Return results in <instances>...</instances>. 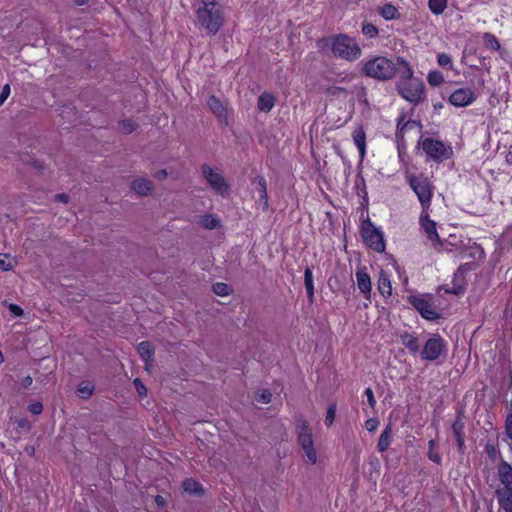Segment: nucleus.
<instances>
[{
	"mask_svg": "<svg viewBox=\"0 0 512 512\" xmlns=\"http://www.w3.org/2000/svg\"><path fill=\"white\" fill-rule=\"evenodd\" d=\"M196 18L207 33L215 35L224 22L223 8L219 0H201L196 8Z\"/></svg>",
	"mask_w": 512,
	"mask_h": 512,
	"instance_id": "f257e3e1",
	"label": "nucleus"
},
{
	"mask_svg": "<svg viewBox=\"0 0 512 512\" xmlns=\"http://www.w3.org/2000/svg\"><path fill=\"white\" fill-rule=\"evenodd\" d=\"M362 71L370 78L386 81L392 79L397 71L396 63L384 56H375L363 60Z\"/></svg>",
	"mask_w": 512,
	"mask_h": 512,
	"instance_id": "f03ea898",
	"label": "nucleus"
},
{
	"mask_svg": "<svg viewBox=\"0 0 512 512\" xmlns=\"http://www.w3.org/2000/svg\"><path fill=\"white\" fill-rule=\"evenodd\" d=\"M406 180L416 194L422 210H430L435 189L431 180L424 174H407Z\"/></svg>",
	"mask_w": 512,
	"mask_h": 512,
	"instance_id": "7ed1b4c3",
	"label": "nucleus"
},
{
	"mask_svg": "<svg viewBox=\"0 0 512 512\" xmlns=\"http://www.w3.org/2000/svg\"><path fill=\"white\" fill-rule=\"evenodd\" d=\"M331 49L335 57L355 61L361 56V48L354 38L340 34L331 39Z\"/></svg>",
	"mask_w": 512,
	"mask_h": 512,
	"instance_id": "20e7f679",
	"label": "nucleus"
},
{
	"mask_svg": "<svg viewBox=\"0 0 512 512\" xmlns=\"http://www.w3.org/2000/svg\"><path fill=\"white\" fill-rule=\"evenodd\" d=\"M408 302L427 320H436L439 314L432 304L430 295L412 294L408 297Z\"/></svg>",
	"mask_w": 512,
	"mask_h": 512,
	"instance_id": "39448f33",
	"label": "nucleus"
},
{
	"mask_svg": "<svg viewBox=\"0 0 512 512\" xmlns=\"http://www.w3.org/2000/svg\"><path fill=\"white\" fill-rule=\"evenodd\" d=\"M361 235L364 242L370 249L376 252H383L385 250V242L382 232L370 221H366L362 224Z\"/></svg>",
	"mask_w": 512,
	"mask_h": 512,
	"instance_id": "423d86ee",
	"label": "nucleus"
},
{
	"mask_svg": "<svg viewBox=\"0 0 512 512\" xmlns=\"http://www.w3.org/2000/svg\"><path fill=\"white\" fill-rule=\"evenodd\" d=\"M400 95L407 101L417 104L425 99L424 83L420 79H414L398 85Z\"/></svg>",
	"mask_w": 512,
	"mask_h": 512,
	"instance_id": "0eeeda50",
	"label": "nucleus"
},
{
	"mask_svg": "<svg viewBox=\"0 0 512 512\" xmlns=\"http://www.w3.org/2000/svg\"><path fill=\"white\" fill-rule=\"evenodd\" d=\"M202 174L206 182L216 193L223 196L228 194L229 185L219 170L205 164L202 166Z\"/></svg>",
	"mask_w": 512,
	"mask_h": 512,
	"instance_id": "6e6552de",
	"label": "nucleus"
},
{
	"mask_svg": "<svg viewBox=\"0 0 512 512\" xmlns=\"http://www.w3.org/2000/svg\"><path fill=\"white\" fill-rule=\"evenodd\" d=\"M446 352L447 342L439 335H434L424 344L421 357L427 361H434Z\"/></svg>",
	"mask_w": 512,
	"mask_h": 512,
	"instance_id": "1a4fd4ad",
	"label": "nucleus"
},
{
	"mask_svg": "<svg viewBox=\"0 0 512 512\" xmlns=\"http://www.w3.org/2000/svg\"><path fill=\"white\" fill-rule=\"evenodd\" d=\"M422 149L428 157L438 162L448 159L452 154V149L449 146L432 138H426L422 141Z\"/></svg>",
	"mask_w": 512,
	"mask_h": 512,
	"instance_id": "9d476101",
	"label": "nucleus"
},
{
	"mask_svg": "<svg viewBox=\"0 0 512 512\" xmlns=\"http://www.w3.org/2000/svg\"><path fill=\"white\" fill-rule=\"evenodd\" d=\"M429 211L430 210L421 211L419 223L428 240L435 246L440 243V238L437 232V224L435 221L430 219Z\"/></svg>",
	"mask_w": 512,
	"mask_h": 512,
	"instance_id": "9b49d317",
	"label": "nucleus"
},
{
	"mask_svg": "<svg viewBox=\"0 0 512 512\" xmlns=\"http://www.w3.org/2000/svg\"><path fill=\"white\" fill-rule=\"evenodd\" d=\"M296 429L298 432V443L302 449L315 445L312 430L306 420H297Z\"/></svg>",
	"mask_w": 512,
	"mask_h": 512,
	"instance_id": "f8f14e48",
	"label": "nucleus"
},
{
	"mask_svg": "<svg viewBox=\"0 0 512 512\" xmlns=\"http://www.w3.org/2000/svg\"><path fill=\"white\" fill-rule=\"evenodd\" d=\"M475 100L474 92L470 88L455 90L449 97V102L455 107H465Z\"/></svg>",
	"mask_w": 512,
	"mask_h": 512,
	"instance_id": "ddd939ff",
	"label": "nucleus"
},
{
	"mask_svg": "<svg viewBox=\"0 0 512 512\" xmlns=\"http://www.w3.org/2000/svg\"><path fill=\"white\" fill-rule=\"evenodd\" d=\"M498 478L501 486L500 490H512V466L507 462H502L497 469Z\"/></svg>",
	"mask_w": 512,
	"mask_h": 512,
	"instance_id": "4468645a",
	"label": "nucleus"
},
{
	"mask_svg": "<svg viewBox=\"0 0 512 512\" xmlns=\"http://www.w3.org/2000/svg\"><path fill=\"white\" fill-rule=\"evenodd\" d=\"M355 275H356V281H357V286H358L359 290L364 294V296L367 299H369L372 286H371L370 276L366 272V268L365 267L357 268Z\"/></svg>",
	"mask_w": 512,
	"mask_h": 512,
	"instance_id": "2eb2a0df",
	"label": "nucleus"
},
{
	"mask_svg": "<svg viewBox=\"0 0 512 512\" xmlns=\"http://www.w3.org/2000/svg\"><path fill=\"white\" fill-rule=\"evenodd\" d=\"M352 138L358 148L360 158L363 160L366 155V134L363 127H356L352 133Z\"/></svg>",
	"mask_w": 512,
	"mask_h": 512,
	"instance_id": "dca6fc26",
	"label": "nucleus"
},
{
	"mask_svg": "<svg viewBox=\"0 0 512 512\" xmlns=\"http://www.w3.org/2000/svg\"><path fill=\"white\" fill-rule=\"evenodd\" d=\"M500 508L505 512H512V490H496Z\"/></svg>",
	"mask_w": 512,
	"mask_h": 512,
	"instance_id": "f3484780",
	"label": "nucleus"
},
{
	"mask_svg": "<svg viewBox=\"0 0 512 512\" xmlns=\"http://www.w3.org/2000/svg\"><path fill=\"white\" fill-rule=\"evenodd\" d=\"M378 290L384 297H389L392 294V285L390 276L385 272L381 271L378 278Z\"/></svg>",
	"mask_w": 512,
	"mask_h": 512,
	"instance_id": "a211bd4d",
	"label": "nucleus"
},
{
	"mask_svg": "<svg viewBox=\"0 0 512 512\" xmlns=\"http://www.w3.org/2000/svg\"><path fill=\"white\" fill-rule=\"evenodd\" d=\"M208 106L212 113L216 115L220 119H225L227 117L226 107L222 104V102L215 96H211L208 99Z\"/></svg>",
	"mask_w": 512,
	"mask_h": 512,
	"instance_id": "6ab92c4d",
	"label": "nucleus"
},
{
	"mask_svg": "<svg viewBox=\"0 0 512 512\" xmlns=\"http://www.w3.org/2000/svg\"><path fill=\"white\" fill-rule=\"evenodd\" d=\"M258 109L262 112H269L275 105V97L268 92L262 93L258 98Z\"/></svg>",
	"mask_w": 512,
	"mask_h": 512,
	"instance_id": "aec40b11",
	"label": "nucleus"
},
{
	"mask_svg": "<svg viewBox=\"0 0 512 512\" xmlns=\"http://www.w3.org/2000/svg\"><path fill=\"white\" fill-rule=\"evenodd\" d=\"M151 181L145 178H137L132 183V189L139 195H147L152 191Z\"/></svg>",
	"mask_w": 512,
	"mask_h": 512,
	"instance_id": "412c9836",
	"label": "nucleus"
},
{
	"mask_svg": "<svg viewBox=\"0 0 512 512\" xmlns=\"http://www.w3.org/2000/svg\"><path fill=\"white\" fill-rule=\"evenodd\" d=\"M392 442V428L390 425L386 426V428L381 433L377 448L380 452H384L387 450V448L390 446Z\"/></svg>",
	"mask_w": 512,
	"mask_h": 512,
	"instance_id": "4be33fe9",
	"label": "nucleus"
},
{
	"mask_svg": "<svg viewBox=\"0 0 512 512\" xmlns=\"http://www.w3.org/2000/svg\"><path fill=\"white\" fill-rule=\"evenodd\" d=\"M378 12L385 20H394L400 18L399 10L392 4H384L383 6L379 7Z\"/></svg>",
	"mask_w": 512,
	"mask_h": 512,
	"instance_id": "5701e85b",
	"label": "nucleus"
},
{
	"mask_svg": "<svg viewBox=\"0 0 512 512\" xmlns=\"http://www.w3.org/2000/svg\"><path fill=\"white\" fill-rule=\"evenodd\" d=\"M401 342L409 350L410 353L415 354L419 351L420 344L418 342V339L412 334H403L401 336Z\"/></svg>",
	"mask_w": 512,
	"mask_h": 512,
	"instance_id": "b1692460",
	"label": "nucleus"
},
{
	"mask_svg": "<svg viewBox=\"0 0 512 512\" xmlns=\"http://www.w3.org/2000/svg\"><path fill=\"white\" fill-rule=\"evenodd\" d=\"M304 283L307 291V295L310 301H312L314 297V285H313V274L310 268L305 269L304 273Z\"/></svg>",
	"mask_w": 512,
	"mask_h": 512,
	"instance_id": "393cba45",
	"label": "nucleus"
},
{
	"mask_svg": "<svg viewBox=\"0 0 512 512\" xmlns=\"http://www.w3.org/2000/svg\"><path fill=\"white\" fill-rule=\"evenodd\" d=\"M200 225L207 229H215L219 227L220 221L215 215L208 214L201 217Z\"/></svg>",
	"mask_w": 512,
	"mask_h": 512,
	"instance_id": "a878e982",
	"label": "nucleus"
},
{
	"mask_svg": "<svg viewBox=\"0 0 512 512\" xmlns=\"http://www.w3.org/2000/svg\"><path fill=\"white\" fill-rule=\"evenodd\" d=\"M138 352L146 363L152 360L153 347L149 342H141L138 345Z\"/></svg>",
	"mask_w": 512,
	"mask_h": 512,
	"instance_id": "bb28decb",
	"label": "nucleus"
},
{
	"mask_svg": "<svg viewBox=\"0 0 512 512\" xmlns=\"http://www.w3.org/2000/svg\"><path fill=\"white\" fill-rule=\"evenodd\" d=\"M182 487L186 493L193 495H197L202 491L201 485L193 479H186Z\"/></svg>",
	"mask_w": 512,
	"mask_h": 512,
	"instance_id": "cd10ccee",
	"label": "nucleus"
},
{
	"mask_svg": "<svg viewBox=\"0 0 512 512\" xmlns=\"http://www.w3.org/2000/svg\"><path fill=\"white\" fill-rule=\"evenodd\" d=\"M398 62L400 64L399 73H400L401 79L407 80V81L414 80V78H413L414 72H413L412 68L410 67V65L404 60H399Z\"/></svg>",
	"mask_w": 512,
	"mask_h": 512,
	"instance_id": "c85d7f7f",
	"label": "nucleus"
},
{
	"mask_svg": "<svg viewBox=\"0 0 512 512\" xmlns=\"http://www.w3.org/2000/svg\"><path fill=\"white\" fill-rule=\"evenodd\" d=\"M427 82L431 86H440L444 82L443 74L438 70H432L427 75Z\"/></svg>",
	"mask_w": 512,
	"mask_h": 512,
	"instance_id": "c756f323",
	"label": "nucleus"
},
{
	"mask_svg": "<svg viewBox=\"0 0 512 512\" xmlns=\"http://www.w3.org/2000/svg\"><path fill=\"white\" fill-rule=\"evenodd\" d=\"M428 6L432 13L439 15L446 9L447 0H429Z\"/></svg>",
	"mask_w": 512,
	"mask_h": 512,
	"instance_id": "7c9ffc66",
	"label": "nucleus"
},
{
	"mask_svg": "<svg viewBox=\"0 0 512 512\" xmlns=\"http://www.w3.org/2000/svg\"><path fill=\"white\" fill-rule=\"evenodd\" d=\"M94 390V385L91 382L85 381L81 382L77 388V392L80 397L88 398L92 395Z\"/></svg>",
	"mask_w": 512,
	"mask_h": 512,
	"instance_id": "2f4dec72",
	"label": "nucleus"
},
{
	"mask_svg": "<svg viewBox=\"0 0 512 512\" xmlns=\"http://www.w3.org/2000/svg\"><path fill=\"white\" fill-rule=\"evenodd\" d=\"M16 264V261L7 254H0V270H11Z\"/></svg>",
	"mask_w": 512,
	"mask_h": 512,
	"instance_id": "473e14b6",
	"label": "nucleus"
},
{
	"mask_svg": "<svg viewBox=\"0 0 512 512\" xmlns=\"http://www.w3.org/2000/svg\"><path fill=\"white\" fill-rule=\"evenodd\" d=\"M302 451L308 464L315 465L318 462V454L315 445L310 448L302 449Z\"/></svg>",
	"mask_w": 512,
	"mask_h": 512,
	"instance_id": "72a5a7b5",
	"label": "nucleus"
},
{
	"mask_svg": "<svg viewBox=\"0 0 512 512\" xmlns=\"http://www.w3.org/2000/svg\"><path fill=\"white\" fill-rule=\"evenodd\" d=\"M484 43L487 48L497 51L500 48V44L496 37L490 33L484 35Z\"/></svg>",
	"mask_w": 512,
	"mask_h": 512,
	"instance_id": "f704fd0d",
	"label": "nucleus"
},
{
	"mask_svg": "<svg viewBox=\"0 0 512 512\" xmlns=\"http://www.w3.org/2000/svg\"><path fill=\"white\" fill-rule=\"evenodd\" d=\"M435 446H436V442L435 440H430L429 443H428V448H429V451H428V458L437 463V464H440L441 462V457L440 455L436 452L435 450Z\"/></svg>",
	"mask_w": 512,
	"mask_h": 512,
	"instance_id": "c9c22d12",
	"label": "nucleus"
},
{
	"mask_svg": "<svg viewBox=\"0 0 512 512\" xmlns=\"http://www.w3.org/2000/svg\"><path fill=\"white\" fill-rule=\"evenodd\" d=\"M437 62L441 67H444L447 69H452V67H453L452 58L450 55H448L446 53L438 54Z\"/></svg>",
	"mask_w": 512,
	"mask_h": 512,
	"instance_id": "e433bc0d",
	"label": "nucleus"
},
{
	"mask_svg": "<svg viewBox=\"0 0 512 512\" xmlns=\"http://www.w3.org/2000/svg\"><path fill=\"white\" fill-rule=\"evenodd\" d=\"M335 416H336V405L335 404H331V405H329V407L327 409L325 420H324L325 424L328 427L333 425L334 420H335Z\"/></svg>",
	"mask_w": 512,
	"mask_h": 512,
	"instance_id": "4c0bfd02",
	"label": "nucleus"
},
{
	"mask_svg": "<svg viewBox=\"0 0 512 512\" xmlns=\"http://www.w3.org/2000/svg\"><path fill=\"white\" fill-rule=\"evenodd\" d=\"M136 128V124L131 120H123L119 123V130L123 133L129 134Z\"/></svg>",
	"mask_w": 512,
	"mask_h": 512,
	"instance_id": "58836bf2",
	"label": "nucleus"
},
{
	"mask_svg": "<svg viewBox=\"0 0 512 512\" xmlns=\"http://www.w3.org/2000/svg\"><path fill=\"white\" fill-rule=\"evenodd\" d=\"M272 394L269 390H262L255 395V401L262 404H267L271 401Z\"/></svg>",
	"mask_w": 512,
	"mask_h": 512,
	"instance_id": "ea45409f",
	"label": "nucleus"
},
{
	"mask_svg": "<svg viewBox=\"0 0 512 512\" xmlns=\"http://www.w3.org/2000/svg\"><path fill=\"white\" fill-rule=\"evenodd\" d=\"M213 291L219 296H226L229 294L230 288L227 284L218 282L213 285Z\"/></svg>",
	"mask_w": 512,
	"mask_h": 512,
	"instance_id": "a19ab883",
	"label": "nucleus"
},
{
	"mask_svg": "<svg viewBox=\"0 0 512 512\" xmlns=\"http://www.w3.org/2000/svg\"><path fill=\"white\" fill-rule=\"evenodd\" d=\"M362 33L369 38H374L378 34V29L373 24L367 23L362 26Z\"/></svg>",
	"mask_w": 512,
	"mask_h": 512,
	"instance_id": "79ce46f5",
	"label": "nucleus"
},
{
	"mask_svg": "<svg viewBox=\"0 0 512 512\" xmlns=\"http://www.w3.org/2000/svg\"><path fill=\"white\" fill-rule=\"evenodd\" d=\"M134 386H135V389L137 390V393L140 396L147 395V389H146L145 385L139 379L134 380Z\"/></svg>",
	"mask_w": 512,
	"mask_h": 512,
	"instance_id": "37998d69",
	"label": "nucleus"
},
{
	"mask_svg": "<svg viewBox=\"0 0 512 512\" xmlns=\"http://www.w3.org/2000/svg\"><path fill=\"white\" fill-rule=\"evenodd\" d=\"M505 430L507 437L511 440L512 443V414H509L506 418Z\"/></svg>",
	"mask_w": 512,
	"mask_h": 512,
	"instance_id": "c03bdc74",
	"label": "nucleus"
},
{
	"mask_svg": "<svg viewBox=\"0 0 512 512\" xmlns=\"http://www.w3.org/2000/svg\"><path fill=\"white\" fill-rule=\"evenodd\" d=\"M365 396L367 397V402L370 407H374L376 405V400L373 394V391L371 388H367L364 392Z\"/></svg>",
	"mask_w": 512,
	"mask_h": 512,
	"instance_id": "a18cd8bd",
	"label": "nucleus"
},
{
	"mask_svg": "<svg viewBox=\"0 0 512 512\" xmlns=\"http://www.w3.org/2000/svg\"><path fill=\"white\" fill-rule=\"evenodd\" d=\"M28 409L32 414L38 415L42 412L43 406L40 402H34L29 405Z\"/></svg>",
	"mask_w": 512,
	"mask_h": 512,
	"instance_id": "49530a36",
	"label": "nucleus"
},
{
	"mask_svg": "<svg viewBox=\"0 0 512 512\" xmlns=\"http://www.w3.org/2000/svg\"><path fill=\"white\" fill-rule=\"evenodd\" d=\"M10 95V86L8 84L4 85L2 88V91L0 93V106L3 105V103L6 101V99Z\"/></svg>",
	"mask_w": 512,
	"mask_h": 512,
	"instance_id": "de8ad7c7",
	"label": "nucleus"
},
{
	"mask_svg": "<svg viewBox=\"0 0 512 512\" xmlns=\"http://www.w3.org/2000/svg\"><path fill=\"white\" fill-rule=\"evenodd\" d=\"M378 427V421L376 419H368L366 422H365V428L370 431V432H373L377 429Z\"/></svg>",
	"mask_w": 512,
	"mask_h": 512,
	"instance_id": "09e8293b",
	"label": "nucleus"
},
{
	"mask_svg": "<svg viewBox=\"0 0 512 512\" xmlns=\"http://www.w3.org/2000/svg\"><path fill=\"white\" fill-rule=\"evenodd\" d=\"M259 191L261 198L267 200V194H266V183L263 178H260L258 181Z\"/></svg>",
	"mask_w": 512,
	"mask_h": 512,
	"instance_id": "8fccbe9b",
	"label": "nucleus"
},
{
	"mask_svg": "<svg viewBox=\"0 0 512 512\" xmlns=\"http://www.w3.org/2000/svg\"><path fill=\"white\" fill-rule=\"evenodd\" d=\"M9 311L16 317L23 315V309L16 304H9Z\"/></svg>",
	"mask_w": 512,
	"mask_h": 512,
	"instance_id": "3c124183",
	"label": "nucleus"
},
{
	"mask_svg": "<svg viewBox=\"0 0 512 512\" xmlns=\"http://www.w3.org/2000/svg\"><path fill=\"white\" fill-rule=\"evenodd\" d=\"M167 176H168V172H167V170H165V169L160 170V171H157V172L155 173V178H157L158 180H163V179H165Z\"/></svg>",
	"mask_w": 512,
	"mask_h": 512,
	"instance_id": "603ef678",
	"label": "nucleus"
},
{
	"mask_svg": "<svg viewBox=\"0 0 512 512\" xmlns=\"http://www.w3.org/2000/svg\"><path fill=\"white\" fill-rule=\"evenodd\" d=\"M55 199L60 202L66 203L68 201V196L66 194H57L55 195Z\"/></svg>",
	"mask_w": 512,
	"mask_h": 512,
	"instance_id": "864d4df0",
	"label": "nucleus"
},
{
	"mask_svg": "<svg viewBox=\"0 0 512 512\" xmlns=\"http://www.w3.org/2000/svg\"><path fill=\"white\" fill-rule=\"evenodd\" d=\"M31 384H32V378H31L30 376L25 377V378L23 379V381H22V386H23L24 388L29 387Z\"/></svg>",
	"mask_w": 512,
	"mask_h": 512,
	"instance_id": "5fc2aeb1",
	"label": "nucleus"
},
{
	"mask_svg": "<svg viewBox=\"0 0 512 512\" xmlns=\"http://www.w3.org/2000/svg\"><path fill=\"white\" fill-rule=\"evenodd\" d=\"M460 429H461V426H459L458 423H455L453 425V430H454L456 435H460Z\"/></svg>",
	"mask_w": 512,
	"mask_h": 512,
	"instance_id": "6e6d98bb",
	"label": "nucleus"
},
{
	"mask_svg": "<svg viewBox=\"0 0 512 512\" xmlns=\"http://www.w3.org/2000/svg\"><path fill=\"white\" fill-rule=\"evenodd\" d=\"M18 426H19L20 428H26V427H27V421H26V420H23V419H22V420H19V421H18Z\"/></svg>",
	"mask_w": 512,
	"mask_h": 512,
	"instance_id": "4d7b16f0",
	"label": "nucleus"
},
{
	"mask_svg": "<svg viewBox=\"0 0 512 512\" xmlns=\"http://www.w3.org/2000/svg\"><path fill=\"white\" fill-rule=\"evenodd\" d=\"M456 436H457L458 445H459V447H461L463 445V442H464L463 437L461 436V434L460 435H456Z\"/></svg>",
	"mask_w": 512,
	"mask_h": 512,
	"instance_id": "13d9d810",
	"label": "nucleus"
},
{
	"mask_svg": "<svg viewBox=\"0 0 512 512\" xmlns=\"http://www.w3.org/2000/svg\"><path fill=\"white\" fill-rule=\"evenodd\" d=\"M156 502H157V504L162 505L163 504V498L161 496H158L156 498Z\"/></svg>",
	"mask_w": 512,
	"mask_h": 512,
	"instance_id": "bf43d9fd",
	"label": "nucleus"
},
{
	"mask_svg": "<svg viewBox=\"0 0 512 512\" xmlns=\"http://www.w3.org/2000/svg\"><path fill=\"white\" fill-rule=\"evenodd\" d=\"M76 2H77V4H79V5H81V4L83 3V1H82V0H77Z\"/></svg>",
	"mask_w": 512,
	"mask_h": 512,
	"instance_id": "052dcab7",
	"label": "nucleus"
},
{
	"mask_svg": "<svg viewBox=\"0 0 512 512\" xmlns=\"http://www.w3.org/2000/svg\"><path fill=\"white\" fill-rule=\"evenodd\" d=\"M336 90L338 91H344V89H342L341 87H338V88H335Z\"/></svg>",
	"mask_w": 512,
	"mask_h": 512,
	"instance_id": "680f3d73",
	"label": "nucleus"
}]
</instances>
